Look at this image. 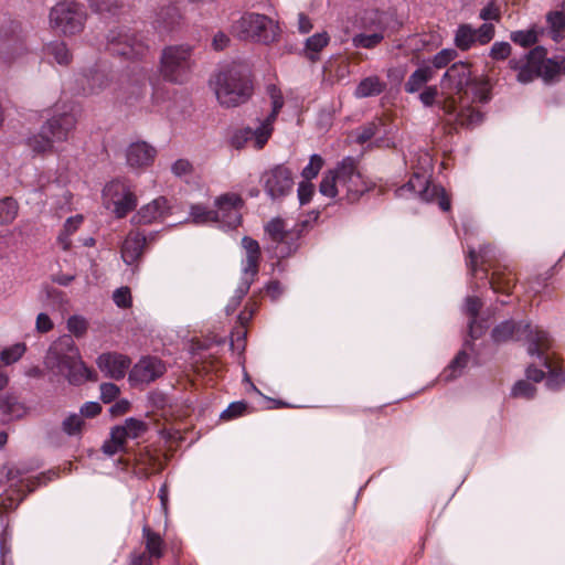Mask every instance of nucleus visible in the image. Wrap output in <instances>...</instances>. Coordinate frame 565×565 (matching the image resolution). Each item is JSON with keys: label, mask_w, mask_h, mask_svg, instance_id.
<instances>
[{"label": "nucleus", "mask_w": 565, "mask_h": 565, "mask_svg": "<svg viewBox=\"0 0 565 565\" xmlns=\"http://www.w3.org/2000/svg\"><path fill=\"white\" fill-rule=\"evenodd\" d=\"M44 363L50 371L64 376L72 385L97 380V374L82 361L79 350L70 334L60 337L50 345Z\"/></svg>", "instance_id": "1"}, {"label": "nucleus", "mask_w": 565, "mask_h": 565, "mask_svg": "<svg viewBox=\"0 0 565 565\" xmlns=\"http://www.w3.org/2000/svg\"><path fill=\"white\" fill-rule=\"evenodd\" d=\"M214 90L218 104L235 108L246 104L254 94V79L248 63L235 61L222 67L215 75Z\"/></svg>", "instance_id": "2"}, {"label": "nucleus", "mask_w": 565, "mask_h": 565, "mask_svg": "<svg viewBox=\"0 0 565 565\" xmlns=\"http://www.w3.org/2000/svg\"><path fill=\"white\" fill-rule=\"evenodd\" d=\"M358 163L353 157L343 158L335 168L323 173L319 192L329 199H334L343 191L348 202H356L370 189Z\"/></svg>", "instance_id": "3"}, {"label": "nucleus", "mask_w": 565, "mask_h": 565, "mask_svg": "<svg viewBox=\"0 0 565 565\" xmlns=\"http://www.w3.org/2000/svg\"><path fill=\"white\" fill-rule=\"evenodd\" d=\"M76 124V117L72 113L54 115L41 126L38 134L25 139V145L35 154L51 153L56 143L68 140Z\"/></svg>", "instance_id": "4"}, {"label": "nucleus", "mask_w": 565, "mask_h": 565, "mask_svg": "<svg viewBox=\"0 0 565 565\" xmlns=\"http://www.w3.org/2000/svg\"><path fill=\"white\" fill-rule=\"evenodd\" d=\"M494 342L502 343L510 340H526L529 343L527 352L531 355L540 354V351L552 348L550 334L539 328H533L530 323L515 322L507 320L495 326L491 332Z\"/></svg>", "instance_id": "5"}, {"label": "nucleus", "mask_w": 565, "mask_h": 565, "mask_svg": "<svg viewBox=\"0 0 565 565\" xmlns=\"http://www.w3.org/2000/svg\"><path fill=\"white\" fill-rule=\"evenodd\" d=\"M193 46L190 44L169 45L160 56V73L164 81L184 84L189 81L194 61Z\"/></svg>", "instance_id": "6"}, {"label": "nucleus", "mask_w": 565, "mask_h": 565, "mask_svg": "<svg viewBox=\"0 0 565 565\" xmlns=\"http://www.w3.org/2000/svg\"><path fill=\"white\" fill-rule=\"evenodd\" d=\"M232 33L239 40L269 44L277 41L279 26L265 14L245 12L232 24Z\"/></svg>", "instance_id": "7"}, {"label": "nucleus", "mask_w": 565, "mask_h": 565, "mask_svg": "<svg viewBox=\"0 0 565 565\" xmlns=\"http://www.w3.org/2000/svg\"><path fill=\"white\" fill-rule=\"evenodd\" d=\"M87 14L85 8L75 1H60L50 10V26L64 35L83 31Z\"/></svg>", "instance_id": "8"}, {"label": "nucleus", "mask_w": 565, "mask_h": 565, "mask_svg": "<svg viewBox=\"0 0 565 565\" xmlns=\"http://www.w3.org/2000/svg\"><path fill=\"white\" fill-rule=\"evenodd\" d=\"M107 51L126 60L142 58L148 52L143 36L130 29L111 30L107 35Z\"/></svg>", "instance_id": "9"}, {"label": "nucleus", "mask_w": 565, "mask_h": 565, "mask_svg": "<svg viewBox=\"0 0 565 565\" xmlns=\"http://www.w3.org/2000/svg\"><path fill=\"white\" fill-rule=\"evenodd\" d=\"M361 22L364 31L352 36V45L355 49H375L385 38L388 14L379 10L366 11Z\"/></svg>", "instance_id": "10"}, {"label": "nucleus", "mask_w": 565, "mask_h": 565, "mask_svg": "<svg viewBox=\"0 0 565 565\" xmlns=\"http://www.w3.org/2000/svg\"><path fill=\"white\" fill-rule=\"evenodd\" d=\"M103 196L106 207H113L117 218L126 217L138 203L131 184L125 179H115L108 182L103 190Z\"/></svg>", "instance_id": "11"}, {"label": "nucleus", "mask_w": 565, "mask_h": 565, "mask_svg": "<svg viewBox=\"0 0 565 565\" xmlns=\"http://www.w3.org/2000/svg\"><path fill=\"white\" fill-rule=\"evenodd\" d=\"M260 183L271 201H281L292 192V171L285 164H276L260 175Z\"/></svg>", "instance_id": "12"}, {"label": "nucleus", "mask_w": 565, "mask_h": 565, "mask_svg": "<svg viewBox=\"0 0 565 565\" xmlns=\"http://www.w3.org/2000/svg\"><path fill=\"white\" fill-rule=\"evenodd\" d=\"M0 41V53L8 63L28 52L21 24L17 21L9 20L1 26Z\"/></svg>", "instance_id": "13"}, {"label": "nucleus", "mask_w": 565, "mask_h": 565, "mask_svg": "<svg viewBox=\"0 0 565 565\" xmlns=\"http://www.w3.org/2000/svg\"><path fill=\"white\" fill-rule=\"evenodd\" d=\"M215 210L217 214L216 223L228 228H236L241 225V210L244 207V200L236 193H225L215 199Z\"/></svg>", "instance_id": "14"}, {"label": "nucleus", "mask_w": 565, "mask_h": 565, "mask_svg": "<svg viewBox=\"0 0 565 565\" xmlns=\"http://www.w3.org/2000/svg\"><path fill=\"white\" fill-rule=\"evenodd\" d=\"M547 54V51L543 46H535L527 54L521 58H511L509 66L511 70L518 72L516 79L520 83L526 84L539 77L537 65L542 57Z\"/></svg>", "instance_id": "15"}, {"label": "nucleus", "mask_w": 565, "mask_h": 565, "mask_svg": "<svg viewBox=\"0 0 565 565\" xmlns=\"http://www.w3.org/2000/svg\"><path fill=\"white\" fill-rule=\"evenodd\" d=\"M473 79L471 64L468 62H456L445 72L441 85L455 90L460 96H468V87Z\"/></svg>", "instance_id": "16"}, {"label": "nucleus", "mask_w": 565, "mask_h": 565, "mask_svg": "<svg viewBox=\"0 0 565 565\" xmlns=\"http://www.w3.org/2000/svg\"><path fill=\"white\" fill-rule=\"evenodd\" d=\"M166 371V364L159 358L145 356L135 364L129 380L136 384H149L161 377Z\"/></svg>", "instance_id": "17"}, {"label": "nucleus", "mask_w": 565, "mask_h": 565, "mask_svg": "<svg viewBox=\"0 0 565 565\" xmlns=\"http://www.w3.org/2000/svg\"><path fill=\"white\" fill-rule=\"evenodd\" d=\"M157 149L146 141H136L126 149V163L136 171H145L151 167L157 157Z\"/></svg>", "instance_id": "18"}, {"label": "nucleus", "mask_w": 565, "mask_h": 565, "mask_svg": "<svg viewBox=\"0 0 565 565\" xmlns=\"http://www.w3.org/2000/svg\"><path fill=\"white\" fill-rule=\"evenodd\" d=\"M171 205L166 196H159L150 203L141 206L131 217L134 225H148L164 220L171 215Z\"/></svg>", "instance_id": "19"}, {"label": "nucleus", "mask_w": 565, "mask_h": 565, "mask_svg": "<svg viewBox=\"0 0 565 565\" xmlns=\"http://www.w3.org/2000/svg\"><path fill=\"white\" fill-rule=\"evenodd\" d=\"M147 237L139 231H130L124 239L120 254L124 263L128 266L137 265L146 248Z\"/></svg>", "instance_id": "20"}, {"label": "nucleus", "mask_w": 565, "mask_h": 565, "mask_svg": "<svg viewBox=\"0 0 565 565\" xmlns=\"http://www.w3.org/2000/svg\"><path fill=\"white\" fill-rule=\"evenodd\" d=\"M483 278L488 280L490 288L495 294L511 296L516 285V278L512 270L507 267H494L491 275L488 268H481Z\"/></svg>", "instance_id": "21"}, {"label": "nucleus", "mask_w": 565, "mask_h": 565, "mask_svg": "<svg viewBox=\"0 0 565 565\" xmlns=\"http://www.w3.org/2000/svg\"><path fill=\"white\" fill-rule=\"evenodd\" d=\"M96 363L99 370L106 373L107 376L114 380H121L125 377L131 361L126 355L108 352L100 354Z\"/></svg>", "instance_id": "22"}, {"label": "nucleus", "mask_w": 565, "mask_h": 565, "mask_svg": "<svg viewBox=\"0 0 565 565\" xmlns=\"http://www.w3.org/2000/svg\"><path fill=\"white\" fill-rule=\"evenodd\" d=\"M443 109L446 115L454 116L455 122L463 128H473L483 120V114L472 106H461L460 109L457 110L455 100H450L449 103L445 102Z\"/></svg>", "instance_id": "23"}, {"label": "nucleus", "mask_w": 565, "mask_h": 565, "mask_svg": "<svg viewBox=\"0 0 565 565\" xmlns=\"http://www.w3.org/2000/svg\"><path fill=\"white\" fill-rule=\"evenodd\" d=\"M546 348L535 354L542 362V366L546 370L545 385L551 391H559L565 387V373L561 365H558L551 356L545 354Z\"/></svg>", "instance_id": "24"}, {"label": "nucleus", "mask_w": 565, "mask_h": 565, "mask_svg": "<svg viewBox=\"0 0 565 565\" xmlns=\"http://www.w3.org/2000/svg\"><path fill=\"white\" fill-rule=\"evenodd\" d=\"M307 222L296 224L292 228H288L281 241L275 245L278 257L286 258L295 254L300 247V238Z\"/></svg>", "instance_id": "25"}, {"label": "nucleus", "mask_w": 565, "mask_h": 565, "mask_svg": "<svg viewBox=\"0 0 565 565\" xmlns=\"http://www.w3.org/2000/svg\"><path fill=\"white\" fill-rule=\"evenodd\" d=\"M242 247L245 249L246 253V257L243 260L242 267L243 274L249 276H257L262 259L259 243L249 236H244L242 238Z\"/></svg>", "instance_id": "26"}, {"label": "nucleus", "mask_w": 565, "mask_h": 565, "mask_svg": "<svg viewBox=\"0 0 565 565\" xmlns=\"http://www.w3.org/2000/svg\"><path fill=\"white\" fill-rule=\"evenodd\" d=\"M181 14L177 6L163 3L160 10L154 13L152 24L159 31L168 32L179 24Z\"/></svg>", "instance_id": "27"}, {"label": "nucleus", "mask_w": 565, "mask_h": 565, "mask_svg": "<svg viewBox=\"0 0 565 565\" xmlns=\"http://www.w3.org/2000/svg\"><path fill=\"white\" fill-rule=\"evenodd\" d=\"M142 540L145 544V551L142 553L148 554L156 561L163 557L166 543L161 535L154 532L148 524L142 526Z\"/></svg>", "instance_id": "28"}, {"label": "nucleus", "mask_w": 565, "mask_h": 565, "mask_svg": "<svg viewBox=\"0 0 565 565\" xmlns=\"http://www.w3.org/2000/svg\"><path fill=\"white\" fill-rule=\"evenodd\" d=\"M83 90L85 94H97L102 89L108 86L109 76L104 71L100 70L97 65L88 72L83 73Z\"/></svg>", "instance_id": "29"}, {"label": "nucleus", "mask_w": 565, "mask_h": 565, "mask_svg": "<svg viewBox=\"0 0 565 565\" xmlns=\"http://www.w3.org/2000/svg\"><path fill=\"white\" fill-rule=\"evenodd\" d=\"M434 70L430 66H420L416 68L404 85L406 93L415 94L426 87V84L434 77Z\"/></svg>", "instance_id": "30"}, {"label": "nucleus", "mask_w": 565, "mask_h": 565, "mask_svg": "<svg viewBox=\"0 0 565 565\" xmlns=\"http://www.w3.org/2000/svg\"><path fill=\"white\" fill-rule=\"evenodd\" d=\"M386 88V83L383 82L379 76H367L363 78L354 90L356 98H366L371 96H379Z\"/></svg>", "instance_id": "31"}, {"label": "nucleus", "mask_w": 565, "mask_h": 565, "mask_svg": "<svg viewBox=\"0 0 565 565\" xmlns=\"http://www.w3.org/2000/svg\"><path fill=\"white\" fill-rule=\"evenodd\" d=\"M493 248L491 245H482L476 250L472 247L468 248V255L466 259V265L468 267L469 274L471 277H476L479 270L478 262L480 260L481 265L487 264L490 260Z\"/></svg>", "instance_id": "32"}, {"label": "nucleus", "mask_w": 565, "mask_h": 565, "mask_svg": "<svg viewBox=\"0 0 565 565\" xmlns=\"http://www.w3.org/2000/svg\"><path fill=\"white\" fill-rule=\"evenodd\" d=\"M431 186L433 184L424 175L415 173L398 191H409V193L417 195L423 201L429 202Z\"/></svg>", "instance_id": "33"}, {"label": "nucleus", "mask_w": 565, "mask_h": 565, "mask_svg": "<svg viewBox=\"0 0 565 565\" xmlns=\"http://www.w3.org/2000/svg\"><path fill=\"white\" fill-rule=\"evenodd\" d=\"M0 411L9 419L21 418L26 412L25 406L20 402V398L13 393H8L0 398Z\"/></svg>", "instance_id": "34"}, {"label": "nucleus", "mask_w": 565, "mask_h": 565, "mask_svg": "<svg viewBox=\"0 0 565 565\" xmlns=\"http://www.w3.org/2000/svg\"><path fill=\"white\" fill-rule=\"evenodd\" d=\"M454 44L460 51H468L478 44L475 28L468 23L459 24L455 32Z\"/></svg>", "instance_id": "35"}, {"label": "nucleus", "mask_w": 565, "mask_h": 565, "mask_svg": "<svg viewBox=\"0 0 565 565\" xmlns=\"http://www.w3.org/2000/svg\"><path fill=\"white\" fill-rule=\"evenodd\" d=\"M483 302L479 297L468 296L465 300V313L469 317V334L472 339H478L481 332L476 329L477 319Z\"/></svg>", "instance_id": "36"}, {"label": "nucleus", "mask_w": 565, "mask_h": 565, "mask_svg": "<svg viewBox=\"0 0 565 565\" xmlns=\"http://www.w3.org/2000/svg\"><path fill=\"white\" fill-rule=\"evenodd\" d=\"M274 124L275 121L266 117L259 120V125L255 129L252 128L250 136L255 149L260 150L266 146L274 132Z\"/></svg>", "instance_id": "37"}, {"label": "nucleus", "mask_w": 565, "mask_h": 565, "mask_svg": "<svg viewBox=\"0 0 565 565\" xmlns=\"http://www.w3.org/2000/svg\"><path fill=\"white\" fill-rule=\"evenodd\" d=\"M44 53L60 65H68L72 61V54L63 41H53L44 46Z\"/></svg>", "instance_id": "38"}, {"label": "nucleus", "mask_w": 565, "mask_h": 565, "mask_svg": "<svg viewBox=\"0 0 565 565\" xmlns=\"http://www.w3.org/2000/svg\"><path fill=\"white\" fill-rule=\"evenodd\" d=\"M541 61L537 65L539 77H543L544 81H554L558 75L564 74L561 60L547 58L545 55Z\"/></svg>", "instance_id": "39"}, {"label": "nucleus", "mask_w": 565, "mask_h": 565, "mask_svg": "<svg viewBox=\"0 0 565 565\" xmlns=\"http://www.w3.org/2000/svg\"><path fill=\"white\" fill-rule=\"evenodd\" d=\"M330 38L327 32L316 33L306 41L307 55L311 61L317 60V54L328 45Z\"/></svg>", "instance_id": "40"}, {"label": "nucleus", "mask_w": 565, "mask_h": 565, "mask_svg": "<svg viewBox=\"0 0 565 565\" xmlns=\"http://www.w3.org/2000/svg\"><path fill=\"white\" fill-rule=\"evenodd\" d=\"M471 92V100L478 103H488L491 98L490 86L486 79L477 78L471 82L468 87V93Z\"/></svg>", "instance_id": "41"}, {"label": "nucleus", "mask_w": 565, "mask_h": 565, "mask_svg": "<svg viewBox=\"0 0 565 565\" xmlns=\"http://www.w3.org/2000/svg\"><path fill=\"white\" fill-rule=\"evenodd\" d=\"M469 355L466 351H459L454 360L449 363L447 369L444 371L445 380L449 381L459 376L463 369L467 366Z\"/></svg>", "instance_id": "42"}, {"label": "nucleus", "mask_w": 565, "mask_h": 565, "mask_svg": "<svg viewBox=\"0 0 565 565\" xmlns=\"http://www.w3.org/2000/svg\"><path fill=\"white\" fill-rule=\"evenodd\" d=\"M19 211V204L12 196H6L0 200V224L12 223Z\"/></svg>", "instance_id": "43"}, {"label": "nucleus", "mask_w": 565, "mask_h": 565, "mask_svg": "<svg viewBox=\"0 0 565 565\" xmlns=\"http://www.w3.org/2000/svg\"><path fill=\"white\" fill-rule=\"evenodd\" d=\"M190 216L194 224L216 223L217 214L214 210L202 204H194L190 209Z\"/></svg>", "instance_id": "44"}, {"label": "nucleus", "mask_w": 565, "mask_h": 565, "mask_svg": "<svg viewBox=\"0 0 565 565\" xmlns=\"http://www.w3.org/2000/svg\"><path fill=\"white\" fill-rule=\"evenodd\" d=\"M267 94L271 100V111L266 117L276 122L285 104L284 96L281 90L274 84L267 86Z\"/></svg>", "instance_id": "45"}, {"label": "nucleus", "mask_w": 565, "mask_h": 565, "mask_svg": "<svg viewBox=\"0 0 565 565\" xmlns=\"http://www.w3.org/2000/svg\"><path fill=\"white\" fill-rule=\"evenodd\" d=\"M265 233L275 245L282 239L284 234L288 231L286 222L281 217H274L264 227Z\"/></svg>", "instance_id": "46"}, {"label": "nucleus", "mask_w": 565, "mask_h": 565, "mask_svg": "<svg viewBox=\"0 0 565 565\" xmlns=\"http://www.w3.org/2000/svg\"><path fill=\"white\" fill-rule=\"evenodd\" d=\"M381 126L382 120L376 119L359 127L355 131V141L359 145H364L379 134Z\"/></svg>", "instance_id": "47"}, {"label": "nucleus", "mask_w": 565, "mask_h": 565, "mask_svg": "<svg viewBox=\"0 0 565 565\" xmlns=\"http://www.w3.org/2000/svg\"><path fill=\"white\" fill-rule=\"evenodd\" d=\"M85 426V420L79 414H70L62 422V430L68 436H81Z\"/></svg>", "instance_id": "48"}, {"label": "nucleus", "mask_w": 565, "mask_h": 565, "mask_svg": "<svg viewBox=\"0 0 565 565\" xmlns=\"http://www.w3.org/2000/svg\"><path fill=\"white\" fill-rule=\"evenodd\" d=\"M510 39L522 47H530L537 42V33L534 29L519 30L511 32Z\"/></svg>", "instance_id": "49"}, {"label": "nucleus", "mask_w": 565, "mask_h": 565, "mask_svg": "<svg viewBox=\"0 0 565 565\" xmlns=\"http://www.w3.org/2000/svg\"><path fill=\"white\" fill-rule=\"evenodd\" d=\"M324 164V160L320 154L310 156L308 164L302 169L301 177L303 180L311 181L318 177Z\"/></svg>", "instance_id": "50"}, {"label": "nucleus", "mask_w": 565, "mask_h": 565, "mask_svg": "<svg viewBox=\"0 0 565 565\" xmlns=\"http://www.w3.org/2000/svg\"><path fill=\"white\" fill-rule=\"evenodd\" d=\"M26 347L24 343H15L9 348H6L0 353V360L6 364L10 365L19 361L24 354Z\"/></svg>", "instance_id": "51"}, {"label": "nucleus", "mask_w": 565, "mask_h": 565, "mask_svg": "<svg viewBox=\"0 0 565 565\" xmlns=\"http://www.w3.org/2000/svg\"><path fill=\"white\" fill-rule=\"evenodd\" d=\"M82 222V215L72 216L66 220L63 233L58 236V241L61 242V244H63L64 249L70 248L71 242L68 241V236L79 227Z\"/></svg>", "instance_id": "52"}, {"label": "nucleus", "mask_w": 565, "mask_h": 565, "mask_svg": "<svg viewBox=\"0 0 565 565\" xmlns=\"http://www.w3.org/2000/svg\"><path fill=\"white\" fill-rule=\"evenodd\" d=\"M126 430V435L130 439H137L141 437L148 429V426L145 422L136 418H127L125 424L121 425Z\"/></svg>", "instance_id": "53"}, {"label": "nucleus", "mask_w": 565, "mask_h": 565, "mask_svg": "<svg viewBox=\"0 0 565 565\" xmlns=\"http://www.w3.org/2000/svg\"><path fill=\"white\" fill-rule=\"evenodd\" d=\"M536 394L534 384L526 380H519L511 390V395L518 398L532 399Z\"/></svg>", "instance_id": "54"}, {"label": "nucleus", "mask_w": 565, "mask_h": 565, "mask_svg": "<svg viewBox=\"0 0 565 565\" xmlns=\"http://www.w3.org/2000/svg\"><path fill=\"white\" fill-rule=\"evenodd\" d=\"M257 276H249L246 274H243L241 281L235 290V295L232 298V303L234 307L238 306L243 298L248 294L252 284L255 281Z\"/></svg>", "instance_id": "55"}, {"label": "nucleus", "mask_w": 565, "mask_h": 565, "mask_svg": "<svg viewBox=\"0 0 565 565\" xmlns=\"http://www.w3.org/2000/svg\"><path fill=\"white\" fill-rule=\"evenodd\" d=\"M90 8L99 13L115 14L118 8L122 7L120 0H88Z\"/></svg>", "instance_id": "56"}, {"label": "nucleus", "mask_w": 565, "mask_h": 565, "mask_svg": "<svg viewBox=\"0 0 565 565\" xmlns=\"http://www.w3.org/2000/svg\"><path fill=\"white\" fill-rule=\"evenodd\" d=\"M247 407L248 405L244 401L233 402L221 413V419L231 420L237 418L246 413Z\"/></svg>", "instance_id": "57"}, {"label": "nucleus", "mask_w": 565, "mask_h": 565, "mask_svg": "<svg viewBox=\"0 0 565 565\" xmlns=\"http://www.w3.org/2000/svg\"><path fill=\"white\" fill-rule=\"evenodd\" d=\"M88 328V323L85 318L81 316H72L67 319V329L76 338L83 337Z\"/></svg>", "instance_id": "58"}, {"label": "nucleus", "mask_w": 565, "mask_h": 565, "mask_svg": "<svg viewBox=\"0 0 565 565\" xmlns=\"http://www.w3.org/2000/svg\"><path fill=\"white\" fill-rule=\"evenodd\" d=\"M457 55L458 53L455 49H444L433 57V66L435 68H444L452 62Z\"/></svg>", "instance_id": "59"}, {"label": "nucleus", "mask_w": 565, "mask_h": 565, "mask_svg": "<svg viewBox=\"0 0 565 565\" xmlns=\"http://www.w3.org/2000/svg\"><path fill=\"white\" fill-rule=\"evenodd\" d=\"M250 134V127L237 129L231 137V146L235 149L244 148L248 142H253Z\"/></svg>", "instance_id": "60"}, {"label": "nucleus", "mask_w": 565, "mask_h": 565, "mask_svg": "<svg viewBox=\"0 0 565 565\" xmlns=\"http://www.w3.org/2000/svg\"><path fill=\"white\" fill-rule=\"evenodd\" d=\"M429 195L430 201H433L435 198L437 199L438 205L443 211L448 212L450 210V199L443 186L433 184L429 191Z\"/></svg>", "instance_id": "61"}, {"label": "nucleus", "mask_w": 565, "mask_h": 565, "mask_svg": "<svg viewBox=\"0 0 565 565\" xmlns=\"http://www.w3.org/2000/svg\"><path fill=\"white\" fill-rule=\"evenodd\" d=\"M511 54V45L508 42H494L490 49L489 56L494 61H503Z\"/></svg>", "instance_id": "62"}, {"label": "nucleus", "mask_w": 565, "mask_h": 565, "mask_svg": "<svg viewBox=\"0 0 565 565\" xmlns=\"http://www.w3.org/2000/svg\"><path fill=\"white\" fill-rule=\"evenodd\" d=\"M478 44L486 45L492 41L495 34L494 25L491 23H483L478 29H475Z\"/></svg>", "instance_id": "63"}, {"label": "nucleus", "mask_w": 565, "mask_h": 565, "mask_svg": "<svg viewBox=\"0 0 565 565\" xmlns=\"http://www.w3.org/2000/svg\"><path fill=\"white\" fill-rule=\"evenodd\" d=\"M297 193L299 203L301 205L308 204L315 194V185L311 181L302 180L298 184Z\"/></svg>", "instance_id": "64"}]
</instances>
